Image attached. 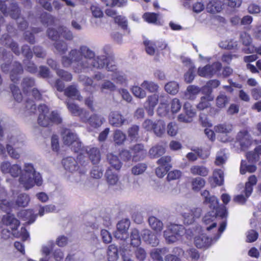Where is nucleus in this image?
I'll use <instances>...</instances> for the list:
<instances>
[{
  "instance_id": "nucleus-1",
  "label": "nucleus",
  "mask_w": 261,
  "mask_h": 261,
  "mask_svg": "<svg viewBox=\"0 0 261 261\" xmlns=\"http://www.w3.org/2000/svg\"><path fill=\"white\" fill-rule=\"evenodd\" d=\"M105 55L95 56V53L87 46H82L78 49H72L68 56H64L62 62L64 66H72L75 72H87L94 68H102L107 63L108 71L112 72L108 74L116 83L123 84L126 82V76L121 72L116 71V66L107 63Z\"/></svg>"
},
{
  "instance_id": "nucleus-2",
  "label": "nucleus",
  "mask_w": 261,
  "mask_h": 261,
  "mask_svg": "<svg viewBox=\"0 0 261 261\" xmlns=\"http://www.w3.org/2000/svg\"><path fill=\"white\" fill-rule=\"evenodd\" d=\"M0 169L3 174H9L13 177L20 175L19 182L26 190L32 188L35 185L40 186L43 182L41 175L35 170L33 165L31 163H24L22 170L20 165L4 161L1 164Z\"/></svg>"
},
{
  "instance_id": "nucleus-3",
  "label": "nucleus",
  "mask_w": 261,
  "mask_h": 261,
  "mask_svg": "<svg viewBox=\"0 0 261 261\" xmlns=\"http://www.w3.org/2000/svg\"><path fill=\"white\" fill-rule=\"evenodd\" d=\"M82 156L79 155L76 161L72 157H67L64 159L62 164L64 169L71 174V176L66 175L68 179L71 182H77L81 180V176L84 175L87 171L86 168L87 163L81 161Z\"/></svg>"
},
{
  "instance_id": "nucleus-4",
  "label": "nucleus",
  "mask_w": 261,
  "mask_h": 261,
  "mask_svg": "<svg viewBox=\"0 0 261 261\" xmlns=\"http://www.w3.org/2000/svg\"><path fill=\"white\" fill-rule=\"evenodd\" d=\"M6 149L9 155L13 159H18L24 152L25 145L23 136L14 134L7 137Z\"/></svg>"
},
{
  "instance_id": "nucleus-5",
  "label": "nucleus",
  "mask_w": 261,
  "mask_h": 261,
  "mask_svg": "<svg viewBox=\"0 0 261 261\" xmlns=\"http://www.w3.org/2000/svg\"><path fill=\"white\" fill-rule=\"evenodd\" d=\"M38 111L39 114L38 122L42 126H47L52 123H60L62 121V118L57 112H50L44 105L39 106Z\"/></svg>"
},
{
  "instance_id": "nucleus-6",
  "label": "nucleus",
  "mask_w": 261,
  "mask_h": 261,
  "mask_svg": "<svg viewBox=\"0 0 261 261\" xmlns=\"http://www.w3.org/2000/svg\"><path fill=\"white\" fill-rule=\"evenodd\" d=\"M210 208L212 211L207 213L203 218V227L207 231L216 228L217 223L215 219L217 216L225 217L227 213L224 206H218L215 209H214L213 207Z\"/></svg>"
},
{
  "instance_id": "nucleus-7",
  "label": "nucleus",
  "mask_w": 261,
  "mask_h": 261,
  "mask_svg": "<svg viewBox=\"0 0 261 261\" xmlns=\"http://www.w3.org/2000/svg\"><path fill=\"white\" fill-rule=\"evenodd\" d=\"M226 226V223L225 221H223L220 224L217 234L213 239L209 238L203 233L200 234L195 237L194 242L196 247L202 248L210 246L213 242L217 241L220 238L222 233L225 229Z\"/></svg>"
},
{
  "instance_id": "nucleus-8",
  "label": "nucleus",
  "mask_w": 261,
  "mask_h": 261,
  "mask_svg": "<svg viewBox=\"0 0 261 261\" xmlns=\"http://www.w3.org/2000/svg\"><path fill=\"white\" fill-rule=\"evenodd\" d=\"M185 233L184 227L181 225L171 224L164 231V237L168 243H173L179 240Z\"/></svg>"
},
{
  "instance_id": "nucleus-9",
  "label": "nucleus",
  "mask_w": 261,
  "mask_h": 261,
  "mask_svg": "<svg viewBox=\"0 0 261 261\" xmlns=\"http://www.w3.org/2000/svg\"><path fill=\"white\" fill-rule=\"evenodd\" d=\"M179 212L184 219L185 224H192L196 218L200 217L201 210L198 208H190L188 205H182L180 206Z\"/></svg>"
},
{
  "instance_id": "nucleus-10",
  "label": "nucleus",
  "mask_w": 261,
  "mask_h": 261,
  "mask_svg": "<svg viewBox=\"0 0 261 261\" xmlns=\"http://www.w3.org/2000/svg\"><path fill=\"white\" fill-rule=\"evenodd\" d=\"M159 101L162 106L165 105L167 102V96L164 94L160 95L154 94L149 96L145 103V108L147 110L149 115H152L153 113V109L156 106Z\"/></svg>"
},
{
  "instance_id": "nucleus-11",
  "label": "nucleus",
  "mask_w": 261,
  "mask_h": 261,
  "mask_svg": "<svg viewBox=\"0 0 261 261\" xmlns=\"http://www.w3.org/2000/svg\"><path fill=\"white\" fill-rule=\"evenodd\" d=\"M63 141L65 144L71 146V148L75 152L82 149V143L74 133L69 130H66L63 134Z\"/></svg>"
},
{
  "instance_id": "nucleus-12",
  "label": "nucleus",
  "mask_w": 261,
  "mask_h": 261,
  "mask_svg": "<svg viewBox=\"0 0 261 261\" xmlns=\"http://www.w3.org/2000/svg\"><path fill=\"white\" fill-rule=\"evenodd\" d=\"M256 177L253 175L249 177L248 181L246 182L244 192L245 196L243 195H239L234 197V201L240 203H244L251 194L253 191V186L257 182Z\"/></svg>"
},
{
  "instance_id": "nucleus-13",
  "label": "nucleus",
  "mask_w": 261,
  "mask_h": 261,
  "mask_svg": "<svg viewBox=\"0 0 261 261\" xmlns=\"http://www.w3.org/2000/svg\"><path fill=\"white\" fill-rule=\"evenodd\" d=\"M15 207V204L12 202L10 195L5 189L0 186V209L8 214Z\"/></svg>"
},
{
  "instance_id": "nucleus-14",
  "label": "nucleus",
  "mask_w": 261,
  "mask_h": 261,
  "mask_svg": "<svg viewBox=\"0 0 261 261\" xmlns=\"http://www.w3.org/2000/svg\"><path fill=\"white\" fill-rule=\"evenodd\" d=\"M232 125L228 123H224L216 125L214 131L219 134V139L222 142H226L230 140L228 134L232 130Z\"/></svg>"
},
{
  "instance_id": "nucleus-15",
  "label": "nucleus",
  "mask_w": 261,
  "mask_h": 261,
  "mask_svg": "<svg viewBox=\"0 0 261 261\" xmlns=\"http://www.w3.org/2000/svg\"><path fill=\"white\" fill-rule=\"evenodd\" d=\"M237 140L239 143L241 149L242 150H246L248 149L254 142L257 143L256 141H253L250 135L246 130L238 133Z\"/></svg>"
},
{
  "instance_id": "nucleus-16",
  "label": "nucleus",
  "mask_w": 261,
  "mask_h": 261,
  "mask_svg": "<svg viewBox=\"0 0 261 261\" xmlns=\"http://www.w3.org/2000/svg\"><path fill=\"white\" fill-rule=\"evenodd\" d=\"M38 213L35 214L32 210H23L21 211L19 215L25 220H28L29 223H33L38 216H43L44 214H47L46 212V206H40L38 210Z\"/></svg>"
},
{
  "instance_id": "nucleus-17",
  "label": "nucleus",
  "mask_w": 261,
  "mask_h": 261,
  "mask_svg": "<svg viewBox=\"0 0 261 261\" xmlns=\"http://www.w3.org/2000/svg\"><path fill=\"white\" fill-rule=\"evenodd\" d=\"M221 68V63L215 62L211 65H207L203 67H199L198 70V73L201 76H211L219 71Z\"/></svg>"
},
{
  "instance_id": "nucleus-18",
  "label": "nucleus",
  "mask_w": 261,
  "mask_h": 261,
  "mask_svg": "<svg viewBox=\"0 0 261 261\" xmlns=\"http://www.w3.org/2000/svg\"><path fill=\"white\" fill-rule=\"evenodd\" d=\"M12 236L16 238H21L23 241H25L29 237V233L24 227H21L19 232L15 230L10 231L8 229H4L2 231V236L4 239L10 238Z\"/></svg>"
},
{
  "instance_id": "nucleus-19",
  "label": "nucleus",
  "mask_w": 261,
  "mask_h": 261,
  "mask_svg": "<svg viewBox=\"0 0 261 261\" xmlns=\"http://www.w3.org/2000/svg\"><path fill=\"white\" fill-rule=\"evenodd\" d=\"M67 106L69 111L74 115L79 116L82 122L87 121V116L88 113L84 109H81L78 106L73 103L67 102Z\"/></svg>"
},
{
  "instance_id": "nucleus-20",
  "label": "nucleus",
  "mask_w": 261,
  "mask_h": 261,
  "mask_svg": "<svg viewBox=\"0 0 261 261\" xmlns=\"http://www.w3.org/2000/svg\"><path fill=\"white\" fill-rule=\"evenodd\" d=\"M143 240L152 246H156L159 244L156 236L149 229H144L141 232Z\"/></svg>"
},
{
  "instance_id": "nucleus-21",
  "label": "nucleus",
  "mask_w": 261,
  "mask_h": 261,
  "mask_svg": "<svg viewBox=\"0 0 261 261\" xmlns=\"http://www.w3.org/2000/svg\"><path fill=\"white\" fill-rule=\"evenodd\" d=\"M2 222L4 224L9 226L12 230H16L19 225V221L14 217L13 215L9 213L3 216Z\"/></svg>"
},
{
  "instance_id": "nucleus-22",
  "label": "nucleus",
  "mask_w": 261,
  "mask_h": 261,
  "mask_svg": "<svg viewBox=\"0 0 261 261\" xmlns=\"http://www.w3.org/2000/svg\"><path fill=\"white\" fill-rule=\"evenodd\" d=\"M107 180L110 187L117 190L120 188L119 178L116 174L113 173L111 171L108 170L106 172Z\"/></svg>"
},
{
  "instance_id": "nucleus-23",
  "label": "nucleus",
  "mask_w": 261,
  "mask_h": 261,
  "mask_svg": "<svg viewBox=\"0 0 261 261\" xmlns=\"http://www.w3.org/2000/svg\"><path fill=\"white\" fill-rule=\"evenodd\" d=\"M109 122L114 126L120 127L124 122L125 119L118 112H112L109 115Z\"/></svg>"
},
{
  "instance_id": "nucleus-24",
  "label": "nucleus",
  "mask_w": 261,
  "mask_h": 261,
  "mask_svg": "<svg viewBox=\"0 0 261 261\" xmlns=\"http://www.w3.org/2000/svg\"><path fill=\"white\" fill-rule=\"evenodd\" d=\"M246 156L250 162L256 163L261 161V145L256 147L253 150L247 152Z\"/></svg>"
},
{
  "instance_id": "nucleus-25",
  "label": "nucleus",
  "mask_w": 261,
  "mask_h": 261,
  "mask_svg": "<svg viewBox=\"0 0 261 261\" xmlns=\"http://www.w3.org/2000/svg\"><path fill=\"white\" fill-rule=\"evenodd\" d=\"M19 12V10L17 6L15 4H13L12 6V9L9 12V13L13 18H18L17 23L18 24V27L20 29L23 30L25 29L27 27V23L25 20H23V19L18 18Z\"/></svg>"
},
{
  "instance_id": "nucleus-26",
  "label": "nucleus",
  "mask_w": 261,
  "mask_h": 261,
  "mask_svg": "<svg viewBox=\"0 0 261 261\" xmlns=\"http://www.w3.org/2000/svg\"><path fill=\"white\" fill-rule=\"evenodd\" d=\"M132 153L134 154L133 160L138 161L144 159L146 154V151L144 149V146L142 144H136L132 149Z\"/></svg>"
},
{
  "instance_id": "nucleus-27",
  "label": "nucleus",
  "mask_w": 261,
  "mask_h": 261,
  "mask_svg": "<svg viewBox=\"0 0 261 261\" xmlns=\"http://www.w3.org/2000/svg\"><path fill=\"white\" fill-rule=\"evenodd\" d=\"M201 195L204 198V203L210 204V207H213L214 209L217 207L218 206H221L219 205V201L216 197L214 196H210V193L207 190H204L201 193Z\"/></svg>"
},
{
  "instance_id": "nucleus-28",
  "label": "nucleus",
  "mask_w": 261,
  "mask_h": 261,
  "mask_svg": "<svg viewBox=\"0 0 261 261\" xmlns=\"http://www.w3.org/2000/svg\"><path fill=\"white\" fill-rule=\"evenodd\" d=\"M88 115L87 116V121L88 124L93 128H97L100 127L105 122V118L97 114L92 115L89 118H88Z\"/></svg>"
},
{
  "instance_id": "nucleus-29",
  "label": "nucleus",
  "mask_w": 261,
  "mask_h": 261,
  "mask_svg": "<svg viewBox=\"0 0 261 261\" xmlns=\"http://www.w3.org/2000/svg\"><path fill=\"white\" fill-rule=\"evenodd\" d=\"M190 172L194 175L206 176L209 173V170L204 166L195 165L191 166Z\"/></svg>"
},
{
  "instance_id": "nucleus-30",
  "label": "nucleus",
  "mask_w": 261,
  "mask_h": 261,
  "mask_svg": "<svg viewBox=\"0 0 261 261\" xmlns=\"http://www.w3.org/2000/svg\"><path fill=\"white\" fill-rule=\"evenodd\" d=\"M182 62L186 66L189 68V71L185 75V80L187 83H191L194 78V75L193 74V64L191 60L187 58H184L182 59Z\"/></svg>"
},
{
  "instance_id": "nucleus-31",
  "label": "nucleus",
  "mask_w": 261,
  "mask_h": 261,
  "mask_svg": "<svg viewBox=\"0 0 261 261\" xmlns=\"http://www.w3.org/2000/svg\"><path fill=\"white\" fill-rule=\"evenodd\" d=\"M212 179H213L212 185L214 186H221L224 182L223 172L221 169H216L213 172V177L210 178V181L212 182Z\"/></svg>"
},
{
  "instance_id": "nucleus-32",
  "label": "nucleus",
  "mask_w": 261,
  "mask_h": 261,
  "mask_svg": "<svg viewBox=\"0 0 261 261\" xmlns=\"http://www.w3.org/2000/svg\"><path fill=\"white\" fill-rule=\"evenodd\" d=\"M200 89L194 85L189 86L185 92V96L186 99L193 100L196 98L199 93Z\"/></svg>"
},
{
  "instance_id": "nucleus-33",
  "label": "nucleus",
  "mask_w": 261,
  "mask_h": 261,
  "mask_svg": "<svg viewBox=\"0 0 261 261\" xmlns=\"http://www.w3.org/2000/svg\"><path fill=\"white\" fill-rule=\"evenodd\" d=\"M148 223L151 228L156 232H160L163 228L162 222L157 218L151 216L148 219Z\"/></svg>"
},
{
  "instance_id": "nucleus-34",
  "label": "nucleus",
  "mask_w": 261,
  "mask_h": 261,
  "mask_svg": "<svg viewBox=\"0 0 261 261\" xmlns=\"http://www.w3.org/2000/svg\"><path fill=\"white\" fill-rule=\"evenodd\" d=\"M221 2L217 1H212L208 3L206 6L207 11L212 13L219 12L222 9Z\"/></svg>"
},
{
  "instance_id": "nucleus-35",
  "label": "nucleus",
  "mask_w": 261,
  "mask_h": 261,
  "mask_svg": "<svg viewBox=\"0 0 261 261\" xmlns=\"http://www.w3.org/2000/svg\"><path fill=\"white\" fill-rule=\"evenodd\" d=\"M87 153L91 162L94 164H97L100 160V153L99 150L97 148H91L87 150Z\"/></svg>"
},
{
  "instance_id": "nucleus-36",
  "label": "nucleus",
  "mask_w": 261,
  "mask_h": 261,
  "mask_svg": "<svg viewBox=\"0 0 261 261\" xmlns=\"http://www.w3.org/2000/svg\"><path fill=\"white\" fill-rule=\"evenodd\" d=\"M214 99V96L211 94L201 97L200 101L197 107L198 109L202 110L210 106V102Z\"/></svg>"
},
{
  "instance_id": "nucleus-37",
  "label": "nucleus",
  "mask_w": 261,
  "mask_h": 261,
  "mask_svg": "<svg viewBox=\"0 0 261 261\" xmlns=\"http://www.w3.org/2000/svg\"><path fill=\"white\" fill-rule=\"evenodd\" d=\"M130 244L134 247H138L141 243L139 231L138 229H133L130 233Z\"/></svg>"
},
{
  "instance_id": "nucleus-38",
  "label": "nucleus",
  "mask_w": 261,
  "mask_h": 261,
  "mask_svg": "<svg viewBox=\"0 0 261 261\" xmlns=\"http://www.w3.org/2000/svg\"><path fill=\"white\" fill-rule=\"evenodd\" d=\"M30 200L29 196L24 193L20 194L18 195L15 201V206L25 207L27 206Z\"/></svg>"
},
{
  "instance_id": "nucleus-39",
  "label": "nucleus",
  "mask_w": 261,
  "mask_h": 261,
  "mask_svg": "<svg viewBox=\"0 0 261 261\" xmlns=\"http://www.w3.org/2000/svg\"><path fill=\"white\" fill-rule=\"evenodd\" d=\"M165 149L162 146L156 145L152 147L149 151V154L151 158H157L164 154Z\"/></svg>"
},
{
  "instance_id": "nucleus-40",
  "label": "nucleus",
  "mask_w": 261,
  "mask_h": 261,
  "mask_svg": "<svg viewBox=\"0 0 261 261\" xmlns=\"http://www.w3.org/2000/svg\"><path fill=\"white\" fill-rule=\"evenodd\" d=\"M108 259L109 261H117L118 258V249L113 244L110 245L108 249Z\"/></svg>"
},
{
  "instance_id": "nucleus-41",
  "label": "nucleus",
  "mask_w": 261,
  "mask_h": 261,
  "mask_svg": "<svg viewBox=\"0 0 261 261\" xmlns=\"http://www.w3.org/2000/svg\"><path fill=\"white\" fill-rule=\"evenodd\" d=\"M141 86L145 90L152 93L156 92L159 88L158 84L152 81L148 80L144 81L141 84Z\"/></svg>"
},
{
  "instance_id": "nucleus-42",
  "label": "nucleus",
  "mask_w": 261,
  "mask_h": 261,
  "mask_svg": "<svg viewBox=\"0 0 261 261\" xmlns=\"http://www.w3.org/2000/svg\"><path fill=\"white\" fill-rule=\"evenodd\" d=\"M229 98L225 94L220 93L216 99V106L220 109L224 108L229 102Z\"/></svg>"
},
{
  "instance_id": "nucleus-43",
  "label": "nucleus",
  "mask_w": 261,
  "mask_h": 261,
  "mask_svg": "<svg viewBox=\"0 0 261 261\" xmlns=\"http://www.w3.org/2000/svg\"><path fill=\"white\" fill-rule=\"evenodd\" d=\"M153 130L156 136L161 137L165 132V122L161 120L155 121Z\"/></svg>"
},
{
  "instance_id": "nucleus-44",
  "label": "nucleus",
  "mask_w": 261,
  "mask_h": 261,
  "mask_svg": "<svg viewBox=\"0 0 261 261\" xmlns=\"http://www.w3.org/2000/svg\"><path fill=\"white\" fill-rule=\"evenodd\" d=\"M65 95L74 99L81 100L82 97L79 94V91L76 88L73 86H69L65 91Z\"/></svg>"
},
{
  "instance_id": "nucleus-45",
  "label": "nucleus",
  "mask_w": 261,
  "mask_h": 261,
  "mask_svg": "<svg viewBox=\"0 0 261 261\" xmlns=\"http://www.w3.org/2000/svg\"><path fill=\"white\" fill-rule=\"evenodd\" d=\"M130 90L134 95L136 97L143 99L146 96V92L145 89L141 86H133L130 88Z\"/></svg>"
},
{
  "instance_id": "nucleus-46",
  "label": "nucleus",
  "mask_w": 261,
  "mask_h": 261,
  "mask_svg": "<svg viewBox=\"0 0 261 261\" xmlns=\"http://www.w3.org/2000/svg\"><path fill=\"white\" fill-rule=\"evenodd\" d=\"M13 66L14 68L11 71L10 76L12 81L15 83L18 80V75L21 73L22 68L21 65L18 63H15Z\"/></svg>"
},
{
  "instance_id": "nucleus-47",
  "label": "nucleus",
  "mask_w": 261,
  "mask_h": 261,
  "mask_svg": "<svg viewBox=\"0 0 261 261\" xmlns=\"http://www.w3.org/2000/svg\"><path fill=\"white\" fill-rule=\"evenodd\" d=\"M256 170V167L255 165H249L247 164L246 161L242 160L240 166V173L241 174H244L246 172L253 173Z\"/></svg>"
},
{
  "instance_id": "nucleus-48",
  "label": "nucleus",
  "mask_w": 261,
  "mask_h": 261,
  "mask_svg": "<svg viewBox=\"0 0 261 261\" xmlns=\"http://www.w3.org/2000/svg\"><path fill=\"white\" fill-rule=\"evenodd\" d=\"M179 89V85L177 83L175 82H170L166 84L165 86V89L166 91L172 95L176 94Z\"/></svg>"
},
{
  "instance_id": "nucleus-49",
  "label": "nucleus",
  "mask_w": 261,
  "mask_h": 261,
  "mask_svg": "<svg viewBox=\"0 0 261 261\" xmlns=\"http://www.w3.org/2000/svg\"><path fill=\"white\" fill-rule=\"evenodd\" d=\"M108 160L110 165L115 169L119 170L121 167V163L119 160L118 157L112 153L108 155Z\"/></svg>"
},
{
  "instance_id": "nucleus-50",
  "label": "nucleus",
  "mask_w": 261,
  "mask_h": 261,
  "mask_svg": "<svg viewBox=\"0 0 261 261\" xmlns=\"http://www.w3.org/2000/svg\"><path fill=\"white\" fill-rule=\"evenodd\" d=\"M171 112L172 114L178 113L181 108V103L179 99L174 98L170 102Z\"/></svg>"
},
{
  "instance_id": "nucleus-51",
  "label": "nucleus",
  "mask_w": 261,
  "mask_h": 261,
  "mask_svg": "<svg viewBox=\"0 0 261 261\" xmlns=\"http://www.w3.org/2000/svg\"><path fill=\"white\" fill-rule=\"evenodd\" d=\"M164 251L163 249H153L150 253V257L153 261H163L162 254Z\"/></svg>"
},
{
  "instance_id": "nucleus-52",
  "label": "nucleus",
  "mask_w": 261,
  "mask_h": 261,
  "mask_svg": "<svg viewBox=\"0 0 261 261\" xmlns=\"http://www.w3.org/2000/svg\"><path fill=\"white\" fill-rule=\"evenodd\" d=\"M178 131V127L176 122H171L168 124L167 126V133L168 135L173 137L177 135Z\"/></svg>"
},
{
  "instance_id": "nucleus-53",
  "label": "nucleus",
  "mask_w": 261,
  "mask_h": 261,
  "mask_svg": "<svg viewBox=\"0 0 261 261\" xmlns=\"http://www.w3.org/2000/svg\"><path fill=\"white\" fill-rule=\"evenodd\" d=\"M136 247V249L134 251L136 258L140 261H144L147 256V253L145 250L139 246Z\"/></svg>"
},
{
  "instance_id": "nucleus-54",
  "label": "nucleus",
  "mask_w": 261,
  "mask_h": 261,
  "mask_svg": "<svg viewBox=\"0 0 261 261\" xmlns=\"http://www.w3.org/2000/svg\"><path fill=\"white\" fill-rule=\"evenodd\" d=\"M126 139L125 135L120 130H116L114 133V141L117 144H121Z\"/></svg>"
},
{
  "instance_id": "nucleus-55",
  "label": "nucleus",
  "mask_w": 261,
  "mask_h": 261,
  "mask_svg": "<svg viewBox=\"0 0 261 261\" xmlns=\"http://www.w3.org/2000/svg\"><path fill=\"white\" fill-rule=\"evenodd\" d=\"M147 166L145 164H138L132 168V173L135 175L141 174L144 172Z\"/></svg>"
},
{
  "instance_id": "nucleus-56",
  "label": "nucleus",
  "mask_w": 261,
  "mask_h": 261,
  "mask_svg": "<svg viewBox=\"0 0 261 261\" xmlns=\"http://www.w3.org/2000/svg\"><path fill=\"white\" fill-rule=\"evenodd\" d=\"M219 45L222 48L232 49L237 46V43L236 41H234L233 40H225L220 42Z\"/></svg>"
},
{
  "instance_id": "nucleus-57",
  "label": "nucleus",
  "mask_w": 261,
  "mask_h": 261,
  "mask_svg": "<svg viewBox=\"0 0 261 261\" xmlns=\"http://www.w3.org/2000/svg\"><path fill=\"white\" fill-rule=\"evenodd\" d=\"M205 180L200 177H196L193 179L192 181L193 189L195 190H199L205 185Z\"/></svg>"
},
{
  "instance_id": "nucleus-58",
  "label": "nucleus",
  "mask_w": 261,
  "mask_h": 261,
  "mask_svg": "<svg viewBox=\"0 0 261 261\" xmlns=\"http://www.w3.org/2000/svg\"><path fill=\"white\" fill-rule=\"evenodd\" d=\"M144 44L146 53L150 55H153L155 52V43L149 40H145Z\"/></svg>"
},
{
  "instance_id": "nucleus-59",
  "label": "nucleus",
  "mask_w": 261,
  "mask_h": 261,
  "mask_svg": "<svg viewBox=\"0 0 261 261\" xmlns=\"http://www.w3.org/2000/svg\"><path fill=\"white\" fill-rule=\"evenodd\" d=\"M227 160V156L223 151H220L217 153L215 163L217 166L224 164Z\"/></svg>"
},
{
  "instance_id": "nucleus-60",
  "label": "nucleus",
  "mask_w": 261,
  "mask_h": 261,
  "mask_svg": "<svg viewBox=\"0 0 261 261\" xmlns=\"http://www.w3.org/2000/svg\"><path fill=\"white\" fill-rule=\"evenodd\" d=\"M170 162L171 158L169 156H165L158 160L157 163L160 167H164L170 169L171 168V166L169 165Z\"/></svg>"
},
{
  "instance_id": "nucleus-61",
  "label": "nucleus",
  "mask_w": 261,
  "mask_h": 261,
  "mask_svg": "<svg viewBox=\"0 0 261 261\" xmlns=\"http://www.w3.org/2000/svg\"><path fill=\"white\" fill-rule=\"evenodd\" d=\"M60 37H63L67 40H71L73 38L72 33L66 27L59 28Z\"/></svg>"
},
{
  "instance_id": "nucleus-62",
  "label": "nucleus",
  "mask_w": 261,
  "mask_h": 261,
  "mask_svg": "<svg viewBox=\"0 0 261 261\" xmlns=\"http://www.w3.org/2000/svg\"><path fill=\"white\" fill-rule=\"evenodd\" d=\"M258 233L254 230H250L246 232V242L252 243L258 238Z\"/></svg>"
},
{
  "instance_id": "nucleus-63",
  "label": "nucleus",
  "mask_w": 261,
  "mask_h": 261,
  "mask_svg": "<svg viewBox=\"0 0 261 261\" xmlns=\"http://www.w3.org/2000/svg\"><path fill=\"white\" fill-rule=\"evenodd\" d=\"M184 110L185 113L189 116L191 119L195 116L196 112L194 109L192 107V106L189 102H186L184 105Z\"/></svg>"
},
{
  "instance_id": "nucleus-64",
  "label": "nucleus",
  "mask_w": 261,
  "mask_h": 261,
  "mask_svg": "<svg viewBox=\"0 0 261 261\" xmlns=\"http://www.w3.org/2000/svg\"><path fill=\"white\" fill-rule=\"evenodd\" d=\"M130 226L129 220L124 219L120 221L117 225V230L127 231Z\"/></svg>"
}]
</instances>
